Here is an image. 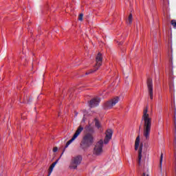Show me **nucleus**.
Returning a JSON list of instances; mask_svg holds the SVG:
<instances>
[{"label": "nucleus", "mask_w": 176, "mask_h": 176, "mask_svg": "<svg viewBox=\"0 0 176 176\" xmlns=\"http://www.w3.org/2000/svg\"><path fill=\"white\" fill-rule=\"evenodd\" d=\"M104 144V141L102 140H100L99 142H98L93 151L94 155L96 156H100L102 153V145Z\"/></svg>", "instance_id": "nucleus-4"}, {"label": "nucleus", "mask_w": 176, "mask_h": 176, "mask_svg": "<svg viewBox=\"0 0 176 176\" xmlns=\"http://www.w3.org/2000/svg\"><path fill=\"white\" fill-rule=\"evenodd\" d=\"M142 122L144 123L143 136L146 140H149L151 128L152 127V117L148 113V107L143 110Z\"/></svg>", "instance_id": "nucleus-1"}, {"label": "nucleus", "mask_w": 176, "mask_h": 176, "mask_svg": "<svg viewBox=\"0 0 176 176\" xmlns=\"http://www.w3.org/2000/svg\"><path fill=\"white\" fill-rule=\"evenodd\" d=\"M63 153H62L61 156H63Z\"/></svg>", "instance_id": "nucleus-23"}, {"label": "nucleus", "mask_w": 176, "mask_h": 176, "mask_svg": "<svg viewBox=\"0 0 176 176\" xmlns=\"http://www.w3.org/2000/svg\"><path fill=\"white\" fill-rule=\"evenodd\" d=\"M162 163H163V154H161L160 161V167H162Z\"/></svg>", "instance_id": "nucleus-18"}, {"label": "nucleus", "mask_w": 176, "mask_h": 176, "mask_svg": "<svg viewBox=\"0 0 176 176\" xmlns=\"http://www.w3.org/2000/svg\"><path fill=\"white\" fill-rule=\"evenodd\" d=\"M78 20L80 21H83V14H80V15L78 16Z\"/></svg>", "instance_id": "nucleus-17"}, {"label": "nucleus", "mask_w": 176, "mask_h": 176, "mask_svg": "<svg viewBox=\"0 0 176 176\" xmlns=\"http://www.w3.org/2000/svg\"><path fill=\"white\" fill-rule=\"evenodd\" d=\"M100 101H101V99H100L99 98H95L92 99L89 102V107L91 108H94V107H97V105H98V104H100Z\"/></svg>", "instance_id": "nucleus-10"}, {"label": "nucleus", "mask_w": 176, "mask_h": 176, "mask_svg": "<svg viewBox=\"0 0 176 176\" xmlns=\"http://www.w3.org/2000/svg\"><path fill=\"white\" fill-rule=\"evenodd\" d=\"M56 164H57V161H56L55 162H54L50 167V171L48 173V176H50L52 175V173H53V168H54V167H56Z\"/></svg>", "instance_id": "nucleus-12"}, {"label": "nucleus", "mask_w": 176, "mask_h": 176, "mask_svg": "<svg viewBox=\"0 0 176 176\" xmlns=\"http://www.w3.org/2000/svg\"><path fill=\"white\" fill-rule=\"evenodd\" d=\"M139 146H140V136H138L135 142V150L137 151Z\"/></svg>", "instance_id": "nucleus-13"}, {"label": "nucleus", "mask_w": 176, "mask_h": 176, "mask_svg": "<svg viewBox=\"0 0 176 176\" xmlns=\"http://www.w3.org/2000/svg\"><path fill=\"white\" fill-rule=\"evenodd\" d=\"M171 25H173V28L176 29V20L173 19L170 21Z\"/></svg>", "instance_id": "nucleus-16"}, {"label": "nucleus", "mask_w": 176, "mask_h": 176, "mask_svg": "<svg viewBox=\"0 0 176 176\" xmlns=\"http://www.w3.org/2000/svg\"><path fill=\"white\" fill-rule=\"evenodd\" d=\"M142 176H149L148 175H146L145 173H143V175Z\"/></svg>", "instance_id": "nucleus-21"}, {"label": "nucleus", "mask_w": 176, "mask_h": 176, "mask_svg": "<svg viewBox=\"0 0 176 176\" xmlns=\"http://www.w3.org/2000/svg\"><path fill=\"white\" fill-rule=\"evenodd\" d=\"M81 163L82 157L80 155H76L72 158L69 167L71 170H76V168H78V166Z\"/></svg>", "instance_id": "nucleus-3"}, {"label": "nucleus", "mask_w": 176, "mask_h": 176, "mask_svg": "<svg viewBox=\"0 0 176 176\" xmlns=\"http://www.w3.org/2000/svg\"><path fill=\"white\" fill-rule=\"evenodd\" d=\"M82 131H83V127H82V126H78V129L76 130L72 138L67 142L65 148H68V146H69V145H71V144H72V142H74V141H75V140L78 138V137L79 136V134H80V133H82Z\"/></svg>", "instance_id": "nucleus-5"}, {"label": "nucleus", "mask_w": 176, "mask_h": 176, "mask_svg": "<svg viewBox=\"0 0 176 176\" xmlns=\"http://www.w3.org/2000/svg\"><path fill=\"white\" fill-rule=\"evenodd\" d=\"M147 87L151 100H153V82L152 79L147 80Z\"/></svg>", "instance_id": "nucleus-8"}, {"label": "nucleus", "mask_w": 176, "mask_h": 176, "mask_svg": "<svg viewBox=\"0 0 176 176\" xmlns=\"http://www.w3.org/2000/svg\"><path fill=\"white\" fill-rule=\"evenodd\" d=\"M96 64L95 65L96 69L94 71L91 70L90 72V74H91V72H94L95 71H97V69H98V68H100L102 65V55L101 54V53L98 54V55L96 56Z\"/></svg>", "instance_id": "nucleus-7"}, {"label": "nucleus", "mask_w": 176, "mask_h": 176, "mask_svg": "<svg viewBox=\"0 0 176 176\" xmlns=\"http://www.w3.org/2000/svg\"><path fill=\"white\" fill-rule=\"evenodd\" d=\"M131 23H133V14H130L126 19V24H128V25H131Z\"/></svg>", "instance_id": "nucleus-14"}, {"label": "nucleus", "mask_w": 176, "mask_h": 176, "mask_svg": "<svg viewBox=\"0 0 176 176\" xmlns=\"http://www.w3.org/2000/svg\"><path fill=\"white\" fill-rule=\"evenodd\" d=\"M141 159H142V144H140L139 148V155H138V163L141 164Z\"/></svg>", "instance_id": "nucleus-11"}, {"label": "nucleus", "mask_w": 176, "mask_h": 176, "mask_svg": "<svg viewBox=\"0 0 176 176\" xmlns=\"http://www.w3.org/2000/svg\"><path fill=\"white\" fill-rule=\"evenodd\" d=\"M94 141V138L93 137V135L87 134L83 138L80 143V146L82 149H87V148L93 144Z\"/></svg>", "instance_id": "nucleus-2"}, {"label": "nucleus", "mask_w": 176, "mask_h": 176, "mask_svg": "<svg viewBox=\"0 0 176 176\" xmlns=\"http://www.w3.org/2000/svg\"><path fill=\"white\" fill-rule=\"evenodd\" d=\"M119 102V97H116L104 104L105 109H111Z\"/></svg>", "instance_id": "nucleus-6"}, {"label": "nucleus", "mask_w": 176, "mask_h": 176, "mask_svg": "<svg viewBox=\"0 0 176 176\" xmlns=\"http://www.w3.org/2000/svg\"><path fill=\"white\" fill-rule=\"evenodd\" d=\"M82 122H85V118H83V119H82Z\"/></svg>", "instance_id": "nucleus-22"}, {"label": "nucleus", "mask_w": 176, "mask_h": 176, "mask_svg": "<svg viewBox=\"0 0 176 176\" xmlns=\"http://www.w3.org/2000/svg\"><path fill=\"white\" fill-rule=\"evenodd\" d=\"M58 151V148H57V147H54L53 148V152H57Z\"/></svg>", "instance_id": "nucleus-20"}, {"label": "nucleus", "mask_w": 176, "mask_h": 176, "mask_svg": "<svg viewBox=\"0 0 176 176\" xmlns=\"http://www.w3.org/2000/svg\"><path fill=\"white\" fill-rule=\"evenodd\" d=\"M113 131L111 129H108L106 132V136L104 138V144H108L112 138Z\"/></svg>", "instance_id": "nucleus-9"}, {"label": "nucleus", "mask_w": 176, "mask_h": 176, "mask_svg": "<svg viewBox=\"0 0 176 176\" xmlns=\"http://www.w3.org/2000/svg\"><path fill=\"white\" fill-rule=\"evenodd\" d=\"M169 87H170V90L171 91H173V90H174V85L173 84L170 85Z\"/></svg>", "instance_id": "nucleus-19"}, {"label": "nucleus", "mask_w": 176, "mask_h": 176, "mask_svg": "<svg viewBox=\"0 0 176 176\" xmlns=\"http://www.w3.org/2000/svg\"><path fill=\"white\" fill-rule=\"evenodd\" d=\"M94 122H95V126H96V127H97V129H100L101 124H100V122H98V120L95 119Z\"/></svg>", "instance_id": "nucleus-15"}]
</instances>
